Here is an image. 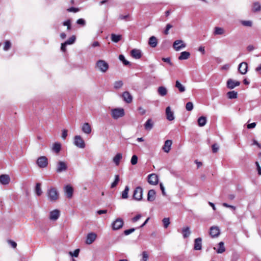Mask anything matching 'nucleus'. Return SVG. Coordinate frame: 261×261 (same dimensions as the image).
<instances>
[{
	"mask_svg": "<svg viewBox=\"0 0 261 261\" xmlns=\"http://www.w3.org/2000/svg\"><path fill=\"white\" fill-rule=\"evenodd\" d=\"M47 196L50 201L55 202L59 198V193L55 188L51 187L47 191Z\"/></svg>",
	"mask_w": 261,
	"mask_h": 261,
	"instance_id": "nucleus-1",
	"label": "nucleus"
},
{
	"mask_svg": "<svg viewBox=\"0 0 261 261\" xmlns=\"http://www.w3.org/2000/svg\"><path fill=\"white\" fill-rule=\"evenodd\" d=\"M109 64L103 60H98L95 64V68L102 73H105L109 69Z\"/></svg>",
	"mask_w": 261,
	"mask_h": 261,
	"instance_id": "nucleus-2",
	"label": "nucleus"
},
{
	"mask_svg": "<svg viewBox=\"0 0 261 261\" xmlns=\"http://www.w3.org/2000/svg\"><path fill=\"white\" fill-rule=\"evenodd\" d=\"M111 116L114 119H118L124 116L125 113L123 108H115L111 110Z\"/></svg>",
	"mask_w": 261,
	"mask_h": 261,
	"instance_id": "nucleus-3",
	"label": "nucleus"
},
{
	"mask_svg": "<svg viewBox=\"0 0 261 261\" xmlns=\"http://www.w3.org/2000/svg\"><path fill=\"white\" fill-rule=\"evenodd\" d=\"M73 143L74 145L80 148L83 149L85 147V142L80 136H75L74 137Z\"/></svg>",
	"mask_w": 261,
	"mask_h": 261,
	"instance_id": "nucleus-4",
	"label": "nucleus"
},
{
	"mask_svg": "<svg viewBox=\"0 0 261 261\" xmlns=\"http://www.w3.org/2000/svg\"><path fill=\"white\" fill-rule=\"evenodd\" d=\"M124 222L121 218L116 219L112 224V229L116 230L120 229L123 226Z\"/></svg>",
	"mask_w": 261,
	"mask_h": 261,
	"instance_id": "nucleus-5",
	"label": "nucleus"
},
{
	"mask_svg": "<svg viewBox=\"0 0 261 261\" xmlns=\"http://www.w3.org/2000/svg\"><path fill=\"white\" fill-rule=\"evenodd\" d=\"M37 164L40 168H45L48 165V160L45 156L39 157L37 160Z\"/></svg>",
	"mask_w": 261,
	"mask_h": 261,
	"instance_id": "nucleus-6",
	"label": "nucleus"
},
{
	"mask_svg": "<svg viewBox=\"0 0 261 261\" xmlns=\"http://www.w3.org/2000/svg\"><path fill=\"white\" fill-rule=\"evenodd\" d=\"M63 190L66 197L68 199H71L73 196V188L70 185H68L64 186Z\"/></svg>",
	"mask_w": 261,
	"mask_h": 261,
	"instance_id": "nucleus-7",
	"label": "nucleus"
},
{
	"mask_svg": "<svg viewBox=\"0 0 261 261\" xmlns=\"http://www.w3.org/2000/svg\"><path fill=\"white\" fill-rule=\"evenodd\" d=\"M143 189L140 187H137L133 194V198L137 200H140L142 198Z\"/></svg>",
	"mask_w": 261,
	"mask_h": 261,
	"instance_id": "nucleus-8",
	"label": "nucleus"
},
{
	"mask_svg": "<svg viewBox=\"0 0 261 261\" xmlns=\"http://www.w3.org/2000/svg\"><path fill=\"white\" fill-rule=\"evenodd\" d=\"M67 169V164L64 161H59L57 164L56 172L61 173L65 171Z\"/></svg>",
	"mask_w": 261,
	"mask_h": 261,
	"instance_id": "nucleus-9",
	"label": "nucleus"
},
{
	"mask_svg": "<svg viewBox=\"0 0 261 261\" xmlns=\"http://www.w3.org/2000/svg\"><path fill=\"white\" fill-rule=\"evenodd\" d=\"M159 181V178L156 174L152 173L148 176V182L152 185H156Z\"/></svg>",
	"mask_w": 261,
	"mask_h": 261,
	"instance_id": "nucleus-10",
	"label": "nucleus"
},
{
	"mask_svg": "<svg viewBox=\"0 0 261 261\" xmlns=\"http://www.w3.org/2000/svg\"><path fill=\"white\" fill-rule=\"evenodd\" d=\"M97 238V235L94 232H90L89 233L86 239V244L88 245L91 244L94 241L96 240Z\"/></svg>",
	"mask_w": 261,
	"mask_h": 261,
	"instance_id": "nucleus-11",
	"label": "nucleus"
},
{
	"mask_svg": "<svg viewBox=\"0 0 261 261\" xmlns=\"http://www.w3.org/2000/svg\"><path fill=\"white\" fill-rule=\"evenodd\" d=\"M220 233V230L217 226H212L210 230V234L212 238L218 237Z\"/></svg>",
	"mask_w": 261,
	"mask_h": 261,
	"instance_id": "nucleus-12",
	"label": "nucleus"
},
{
	"mask_svg": "<svg viewBox=\"0 0 261 261\" xmlns=\"http://www.w3.org/2000/svg\"><path fill=\"white\" fill-rule=\"evenodd\" d=\"M10 177L8 174H2L0 175V184L3 185H7L10 182Z\"/></svg>",
	"mask_w": 261,
	"mask_h": 261,
	"instance_id": "nucleus-13",
	"label": "nucleus"
},
{
	"mask_svg": "<svg viewBox=\"0 0 261 261\" xmlns=\"http://www.w3.org/2000/svg\"><path fill=\"white\" fill-rule=\"evenodd\" d=\"M248 65L246 62L241 63L238 67V70L242 74H245L247 72Z\"/></svg>",
	"mask_w": 261,
	"mask_h": 261,
	"instance_id": "nucleus-14",
	"label": "nucleus"
},
{
	"mask_svg": "<svg viewBox=\"0 0 261 261\" xmlns=\"http://www.w3.org/2000/svg\"><path fill=\"white\" fill-rule=\"evenodd\" d=\"M240 85V82L239 81H236L232 79L228 80L227 82V87L230 89H233L237 86H239Z\"/></svg>",
	"mask_w": 261,
	"mask_h": 261,
	"instance_id": "nucleus-15",
	"label": "nucleus"
},
{
	"mask_svg": "<svg viewBox=\"0 0 261 261\" xmlns=\"http://www.w3.org/2000/svg\"><path fill=\"white\" fill-rule=\"evenodd\" d=\"M172 142L170 140H167L165 142V143L162 147V149L165 152L168 153L172 145Z\"/></svg>",
	"mask_w": 261,
	"mask_h": 261,
	"instance_id": "nucleus-16",
	"label": "nucleus"
},
{
	"mask_svg": "<svg viewBox=\"0 0 261 261\" xmlns=\"http://www.w3.org/2000/svg\"><path fill=\"white\" fill-rule=\"evenodd\" d=\"M194 249L195 250H200L202 249V239L198 238L194 240Z\"/></svg>",
	"mask_w": 261,
	"mask_h": 261,
	"instance_id": "nucleus-17",
	"label": "nucleus"
},
{
	"mask_svg": "<svg viewBox=\"0 0 261 261\" xmlns=\"http://www.w3.org/2000/svg\"><path fill=\"white\" fill-rule=\"evenodd\" d=\"M122 96L124 101L129 103L132 101L133 97L128 91H125L122 93Z\"/></svg>",
	"mask_w": 261,
	"mask_h": 261,
	"instance_id": "nucleus-18",
	"label": "nucleus"
},
{
	"mask_svg": "<svg viewBox=\"0 0 261 261\" xmlns=\"http://www.w3.org/2000/svg\"><path fill=\"white\" fill-rule=\"evenodd\" d=\"M181 233L184 239H187L191 233L190 228L189 226L184 227L181 230Z\"/></svg>",
	"mask_w": 261,
	"mask_h": 261,
	"instance_id": "nucleus-19",
	"label": "nucleus"
},
{
	"mask_svg": "<svg viewBox=\"0 0 261 261\" xmlns=\"http://www.w3.org/2000/svg\"><path fill=\"white\" fill-rule=\"evenodd\" d=\"M60 216V211L58 210H55L50 212L49 219L51 220H57Z\"/></svg>",
	"mask_w": 261,
	"mask_h": 261,
	"instance_id": "nucleus-20",
	"label": "nucleus"
},
{
	"mask_svg": "<svg viewBox=\"0 0 261 261\" xmlns=\"http://www.w3.org/2000/svg\"><path fill=\"white\" fill-rule=\"evenodd\" d=\"M252 11L253 12H259L261 10V5L258 2H254L252 6Z\"/></svg>",
	"mask_w": 261,
	"mask_h": 261,
	"instance_id": "nucleus-21",
	"label": "nucleus"
},
{
	"mask_svg": "<svg viewBox=\"0 0 261 261\" xmlns=\"http://www.w3.org/2000/svg\"><path fill=\"white\" fill-rule=\"evenodd\" d=\"M131 55L132 56L136 59H139L141 57V52L139 49H133L131 51Z\"/></svg>",
	"mask_w": 261,
	"mask_h": 261,
	"instance_id": "nucleus-22",
	"label": "nucleus"
},
{
	"mask_svg": "<svg viewBox=\"0 0 261 261\" xmlns=\"http://www.w3.org/2000/svg\"><path fill=\"white\" fill-rule=\"evenodd\" d=\"M82 130L84 133L89 134L91 132V126L88 123H85L82 126Z\"/></svg>",
	"mask_w": 261,
	"mask_h": 261,
	"instance_id": "nucleus-23",
	"label": "nucleus"
},
{
	"mask_svg": "<svg viewBox=\"0 0 261 261\" xmlns=\"http://www.w3.org/2000/svg\"><path fill=\"white\" fill-rule=\"evenodd\" d=\"M225 30L223 28L216 27L214 28L213 34L215 36L222 35L225 33Z\"/></svg>",
	"mask_w": 261,
	"mask_h": 261,
	"instance_id": "nucleus-24",
	"label": "nucleus"
},
{
	"mask_svg": "<svg viewBox=\"0 0 261 261\" xmlns=\"http://www.w3.org/2000/svg\"><path fill=\"white\" fill-rule=\"evenodd\" d=\"M155 192L154 190H150L147 194V200L149 201H153L155 198Z\"/></svg>",
	"mask_w": 261,
	"mask_h": 261,
	"instance_id": "nucleus-25",
	"label": "nucleus"
},
{
	"mask_svg": "<svg viewBox=\"0 0 261 261\" xmlns=\"http://www.w3.org/2000/svg\"><path fill=\"white\" fill-rule=\"evenodd\" d=\"M166 114L167 115V118L168 120L171 121L174 119L173 113L171 111L170 107H168L166 108Z\"/></svg>",
	"mask_w": 261,
	"mask_h": 261,
	"instance_id": "nucleus-26",
	"label": "nucleus"
},
{
	"mask_svg": "<svg viewBox=\"0 0 261 261\" xmlns=\"http://www.w3.org/2000/svg\"><path fill=\"white\" fill-rule=\"evenodd\" d=\"M122 158V154L121 153H117L113 159V161L116 165L118 166L120 164V162Z\"/></svg>",
	"mask_w": 261,
	"mask_h": 261,
	"instance_id": "nucleus-27",
	"label": "nucleus"
},
{
	"mask_svg": "<svg viewBox=\"0 0 261 261\" xmlns=\"http://www.w3.org/2000/svg\"><path fill=\"white\" fill-rule=\"evenodd\" d=\"M148 44L152 47H156L158 44L156 38L153 36L150 37L149 39Z\"/></svg>",
	"mask_w": 261,
	"mask_h": 261,
	"instance_id": "nucleus-28",
	"label": "nucleus"
},
{
	"mask_svg": "<svg viewBox=\"0 0 261 261\" xmlns=\"http://www.w3.org/2000/svg\"><path fill=\"white\" fill-rule=\"evenodd\" d=\"M158 92L161 96H164L167 94V90L165 87L160 86L158 88Z\"/></svg>",
	"mask_w": 261,
	"mask_h": 261,
	"instance_id": "nucleus-29",
	"label": "nucleus"
},
{
	"mask_svg": "<svg viewBox=\"0 0 261 261\" xmlns=\"http://www.w3.org/2000/svg\"><path fill=\"white\" fill-rule=\"evenodd\" d=\"M61 149V144L59 142H56L53 144L52 150L56 153H58L60 152Z\"/></svg>",
	"mask_w": 261,
	"mask_h": 261,
	"instance_id": "nucleus-30",
	"label": "nucleus"
},
{
	"mask_svg": "<svg viewBox=\"0 0 261 261\" xmlns=\"http://www.w3.org/2000/svg\"><path fill=\"white\" fill-rule=\"evenodd\" d=\"M145 129L150 130L153 127V122L151 119H149L144 124Z\"/></svg>",
	"mask_w": 261,
	"mask_h": 261,
	"instance_id": "nucleus-31",
	"label": "nucleus"
},
{
	"mask_svg": "<svg viewBox=\"0 0 261 261\" xmlns=\"http://www.w3.org/2000/svg\"><path fill=\"white\" fill-rule=\"evenodd\" d=\"M191 56V54L189 51H184L180 52V60H187Z\"/></svg>",
	"mask_w": 261,
	"mask_h": 261,
	"instance_id": "nucleus-32",
	"label": "nucleus"
},
{
	"mask_svg": "<svg viewBox=\"0 0 261 261\" xmlns=\"http://www.w3.org/2000/svg\"><path fill=\"white\" fill-rule=\"evenodd\" d=\"M206 123V118L204 116L200 117L198 119V123L199 126H203Z\"/></svg>",
	"mask_w": 261,
	"mask_h": 261,
	"instance_id": "nucleus-33",
	"label": "nucleus"
},
{
	"mask_svg": "<svg viewBox=\"0 0 261 261\" xmlns=\"http://www.w3.org/2000/svg\"><path fill=\"white\" fill-rule=\"evenodd\" d=\"M122 38L121 35H116L115 34H111V40L114 42L117 43L119 42Z\"/></svg>",
	"mask_w": 261,
	"mask_h": 261,
	"instance_id": "nucleus-34",
	"label": "nucleus"
},
{
	"mask_svg": "<svg viewBox=\"0 0 261 261\" xmlns=\"http://www.w3.org/2000/svg\"><path fill=\"white\" fill-rule=\"evenodd\" d=\"M219 248L217 250V252L218 253H222L225 251V248L224 247V244L223 242H220L219 244Z\"/></svg>",
	"mask_w": 261,
	"mask_h": 261,
	"instance_id": "nucleus-35",
	"label": "nucleus"
},
{
	"mask_svg": "<svg viewBox=\"0 0 261 261\" xmlns=\"http://www.w3.org/2000/svg\"><path fill=\"white\" fill-rule=\"evenodd\" d=\"M227 95L229 99H234L237 98L238 93L234 91H231L227 92Z\"/></svg>",
	"mask_w": 261,
	"mask_h": 261,
	"instance_id": "nucleus-36",
	"label": "nucleus"
},
{
	"mask_svg": "<svg viewBox=\"0 0 261 261\" xmlns=\"http://www.w3.org/2000/svg\"><path fill=\"white\" fill-rule=\"evenodd\" d=\"M129 191V187L125 186L124 190L122 192L121 197L122 199H126L128 198V193Z\"/></svg>",
	"mask_w": 261,
	"mask_h": 261,
	"instance_id": "nucleus-37",
	"label": "nucleus"
},
{
	"mask_svg": "<svg viewBox=\"0 0 261 261\" xmlns=\"http://www.w3.org/2000/svg\"><path fill=\"white\" fill-rule=\"evenodd\" d=\"M35 193L38 196L41 195L42 193V191L41 189V184L40 183H37L36 185Z\"/></svg>",
	"mask_w": 261,
	"mask_h": 261,
	"instance_id": "nucleus-38",
	"label": "nucleus"
},
{
	"mask_svg": "<svg viewBox=\"0 0 261 261\" xmlns=\"http://www.w3.org/2000/svg\"><path fill=\"white\" fill-rule=\"evenodd\" d=\"M120 180L119 176L118 175H115V180L111 184V188H114L117 186V185L118 184V182Z\"/></svg>",
	"mask_w": 261,
	"mask_h": 261,
	"instance_id": "nucleus-39",
	"label": "nucleus"
},
{
	"mask_svg": "<svg viewBox=\"0 0 261 261\" xmlns=\"http://www.w3.org/2000/svg\"><path fill=\"white\" fill-rule=\"evenodd\" d=\"M76 37L74 35L71 36L67 41L65 42L67 45H71L74 43Z\"/></svg>",
	"mask_w": 261,
	"mask_h": 261,
	"instance_id": "nucleus-40",
	"label": "nucleus"
},
{
	"mask_svg": "<svg viewBox=\"0 0 261 261\" xmlns=\"http://www.w3.org/2000/svg\"><path fill=\"white\" fill-rule=\"evenodd\" d=\"M123 85V83L122 81H116L114 83V87L115 89H120V88H121L122 87Z\"/></svg>",
	"mask_w": 261,
	"mask_h": 261,
	"instance_id": "nucleus-41",
	"label": "nucleus"
},
{
	"mask_svg": "<svg viewBox=\"0 0 261 261\" xmlns=\"http://www.w3.org/2000/svg\"><path fill=\"white\" fill-rule=\"evenodd\" d=\"M11 46V43L9 40H7L5 42L4 46V50L5 51L8 50Z\"/></svg>",
	"mask_w": 261,
	"mask_h": 261,
	"instance_id": "nucleus-42",
	"label": "nucleus"
},
{
	"mask_svg": "<svg viewBox=\"0 0 261 261\" xmlns=\"http://www.w3.org/2000/svg\"><path fill=\"white\" fill-rule=\"evenodd\" d=\"M162 221L163 223L164 228H167L169 226V225L170 223L169 218H165L163 219Z\"/></svg>",
	"mask_w": 261,
	"mask_h": 261,
	"instance_id": "nucleus-43",
	"label": "nucleus"
},
{
	"mask_svg": "<svg viewBox=\"0 0 261 261\" xmlns=\"http://www.w3.org/2000/svg\"><path fill=\"white\" fill-rule=\"evenodd\" d=\"M63 24L64 26H67V31H70V30L71 29L70 20L68 19V20H67L66 21H65L64 22H63Z\"/></svg>",
	"mask_w": 261,
	"mask_h": 261,
	"instance_id": "nucleus-44",
	"label": "nucleus"
},
{
	"mask_svg": "<svg viewBox=\"0 0 261 261\" xmlns=\"http://www.w3.org/2000/svg\"><path fill=\"white\" fill-rule=\"evenodd\" d=\"M80 252V249H76L73 252L70 251L69 254L72 257H77Z\"/></svg>",
	"mask_w": 261,
	"mask_h": 261,
	"instance_id": "nucleus-45",
	"label": "nucleus"
},
{
	"mask_svg": "<svg viewBox=\"0 0 261 261\" xmlns=\"http://www.w3.org/2000/svg\"><path fill=\"white\" fill-rule=\"evenodd\" d=\"M130 18V15L128 14L125 15H119L118 17V19L119 20H125L126 21L130 20V19H129Z\"/></svg>",
	"mask_w": 261,
	"mask_h": 261,
	"instance_id": "nucleus-46",
	"label": "nucleus"
},
{
	"mask_svg": "<svg viewBox=\"0 0 261 261\" xmlns=\"http://www.w3.org/2000/svg\"><path fill=\"white\" fill-rule=\"evenodd\" d=\"M149 255L146 251H143L142 253V259L141 261H147L148 259Z\"/></svg>",
	"mask_w": 261,
	"mask_h": 261,
	"instance_id": "nucleus-47",
	"label": "nucleus"
},
{
	"mask_svg": "<svg viewBox=\"0 0 261 261\" xmlns=\"http://www.w3.org/2000/svg\"><path fill=\"white\" fill-rule=\"evenodd\" d=\"M119 60L123 62L124 65H128L129 64V62L125 60L124 56L122 55H120L119 56Z\"/></svg>",
	"mask_w": 261,
	"mask_h": 261,
	"instance_id": "nucleus-48",
	"label": "nucleus"
},
{
	"mask_svg": "<svg viewBox=\"0 0 261 261\" xmlns=\"http://www.w3.org/2000/svg\"><path fill=\"white\" fill-rule=\"evenodd\" d=\"M130 162L133 165H135L137 164L138 157L136 155H133L132 156L131 160H130Z\"/></svg>",
	"mask_w": 261,
	"mask_h": 261,
	"instance_id": "nucleus-49",
	"label": "nucleus"
},
{
	"mask_svg": "<svg viewBox=\"0 0 261 261\" xmlns=\"http://www.w3.org/2000/svg\"><path fill=\"white\" fill-rule=\"evenodd\" d=\"M186 110L188 111H192L193 109V105L191 102H188L186 105Z\"/></svg>",
	"mask_w": 261,
	"mask_h": 261,
	"instance_id": "nucleus-50",
	"label": "nucleus"
},
{
	"mask_svg": "<svg viewBox=\"0 0 261 261\" xmlns=\"http://www.w3.org/2000/svg\"><path fill=\"white\" fill-rule=\"evenodd\" d=\"M173 47L176 50H179V40H177L174 42Z\"/></svg>",
	"mask_w": 261,
	"mask_h": 261,
	"instance_id": "nucleus-51",
	"label": "nucleus"
},
{
	"mask_svg": "<svg viewBox=\"0 0 261 261\" xmlns=\"http://www.w3.org/2000/svg\"><path fill=\"white\" fill-rule=\"evenodd\" d=\"M135 230V228H133L129 229H127L124 231V234L125 236L129 235V234L132 233V232H134Z\"/></svg>",
	"mask_w": 261,
	"mask_h": 261,
	"instance_id": "nucleus-52",
	"label": "nucleus"
},
{
	"mask_svg": "<svg viewBox=\"0 0 261 261\" xmlns=\"http://www.w3.org/2000/svg\"><path fill=\"white\" fill-rule=\"evenodd\" d=\"M172 28V25L170 24H167L166 27V29L164 31V34L168 35L169 34V30Z\"/></svg>",
	"mask_w": 261,
	"mask_h": 261,
	"instance_id": "nucleus-53",
	"label": "nucleus"
},
{
	"mask_svg": "<svg viewBox=\"0 0 261 261\" xmlns=\"http://www.w3.org/2000/svg\"><path fill=\"white\" fill-rule=\"evenodd\" d=\"M76 23L79 24H81L83 26L85 25L86 24L85 20L83 18H80L77 20Z\"/></svg>",
	"mask_w": 261,
	"mask_h": 261,
	"instance_id": "nucleus-54",
	"label": "nucleus"
},
{
	"mask_svg": "<svg viewBox=\"0 0 261 261\" xmlns=\"http://www.w3.org/2000/svg\"><path fill=\"white\" fill-rule=\"evenodd\" d=\"M67 10L69 12L76 13L79 11V9L74 7H71L70 8L67 9Z\"/></svg>",
	"mask_w": 261,
	"mask_h": 261,
	"instance_id": "nucleus-55",
	"label": "nucleus"
},
{
	"mask_svg": "<svg viewBox=\"0 0 261 261\" xmlns=\"http://www.w3.org/2000/svg\"><path fill=\"white\" fill-rule=\"evenodd\" d=\"M213 152L216 153L219 150V146L217 144H214L212 145Z\"/></svg>",
	"mask_w": 261,
	"mask_h": 261,
	"instance_id": "nucleus-56",
	"label": "nucleus"
},
{
	"mask_svg": "<svg viewBox=\"0 0 261 261\" xmlns=\"http://www.w3.org/2000/svg\"><path fill=\"white\" fill-rule=\"evenodd\" d=\"M242 24L244 26L251 27L252 25V22L251 21H243L242 22Z\"/></svg>",
	"mask_w": 261,
	"mask_h": 261,
	"instance_id": "nucleus-57",
	"label": "nucleus"
},
{
	"mask_svg": "<svg viewBox=\"0 0 261 261\" xmlns=\"http://www.w3.org/2000/svg\"><path fill=\"white\" fill-rule=\"evenodd\" d=\"M67 136V130L64 129L62 130V138L63 139H65Z\"/></svg>",
	"mask_w": 261,
	"mask_h": 261,
	"instance_id": "nucleus-58",
	"label": "nucleus"
},
{
	"mask_svg": "<svg viewBox=\"0 0 261 261\" xmlns=\"http://www.w3.org/2000/svg\"><path fill=\"white\" fill-rule=\"evenodd\" d=\"M255 164H256V168H257V172H258V174L259 175H261V167H260L258 162H255Z\"/></svg>",
	"mask_w": 261,
	"mask_h": 261,
	"instance_id": "nucleus-59",
	"label": "nucleus"
},
{
	"mask_svg": "<svg viewBox=\"0 0 261 261\" xmlns=\"http://www.w3.org/2000/svg\"><path fill=\"white\" fill-rule=\"evenodd\" d=\"M141 215L138 214L132 219V221L133 222H135L139 220L141 218Z\"/></svg>",
	"mask_w": 261,
	"mask_h": 261,
	"instance_id": "nucleus-60",
	"label": "nucleus"
},
{
	"mask_svg": "<svg viewBox=\"0 0 261 261\" xmlns=\"http://www.w3.org/2000/svg\"><path fill=\"white\" fill-rule=\"evenodd\" d=\"M8 243L13 248H15L17 246V244L14 241L9 240L8 241Z\"/></svg>",
	"mask_w": 261,
	"mask_h": 261,
	"instance_id": "nucleus-61",
	"label": "nucleus"
},
{
	"mask_svg": "<svg viewBox=\"0 0 261 261\" xmlns=\"http://www.w3.org/2000/svg\"><path fill=\"white\" fill-rule=\"evenodd\" d=\"M222 205L224 207H229V208H231L232 209H233V210H236V207L233 206V205H229L228 204H227V203H222Z\"/></svg>",
	"mask_w": 261,
	"mask_h": 261,
	"instance_id": "nucleus-62",
	"label": "nucleus"
},
{
	"mask_svg": "<svg viewBox=\"0 0 261 261\" xmlns=\"http://www.w3.org/2000/svg\"><path fill=\"white\" fill-rule=\"evenodd\" d=\"M255 126H256V123L255 122H253V123L247 124V127L248 129H251V128H254L255 127Z\"/></svg>",
	"mask_w": 261,
	"mask_h": 261,
	"instance_id": "nucleus-63",
	"label": "nucleus"
},
{
	"mask_svg": "<svg viewBox=\"0 0 261 261\" xmlns=\"http://www.w3.org/2000/svg\"><path fill=\"white\" fill-rule=\"evenodd\" d=\"M67 45L66 44H65V42L61 44V49L62 51H63V52L66 51V47Z\"/></svg>",
	"mask_w": 261,
	"mask_h": 261,
	"instance_id": "nucleus-64",
	"label": "nucleus"
}]
</instances>
